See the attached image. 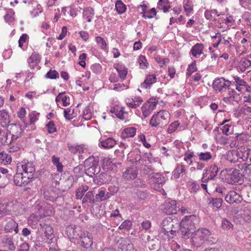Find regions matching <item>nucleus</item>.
<instances>
[{"instance_id": "nucleus-1", "label": "nucleus", "mask_w": 251, "mask_h": 251, "mask_svg": "<svg viewBox=\"0 0 251 251\" xmlns=\"http://www.w3.org/2000/svg\"><path fill=\"white\" fill-rule=\"evenodd\" d=\"M191 238V243L193 249L205 247L210 244L209 236L211 232L205 228H199L195 231Z\"/></svg>"}, {"instance_id": "nucleus-2", "label": "nucleus", "mask_w": 251, "mask_h": 251, "mask_svg": "<svg viewBox=\"0 0 251 251\" xmlns=\"http://www.w3.org/2000/svg\"><path fill=\"white\" fill-rule=\"evenodd\" d=\"M197 221L196 216L194 215L186 216L179 223L180 231L182 236L189 238L195 231V222Z\"/></svg>"}, {"instance_id": "nucleus-3", "label": "nucleus", "mask_w": 251, "mask_h": 251, "mask_svg": "<svg viewBox=\"0 0 251 251\" xmlns=\"http://www.w3.org/2000/svg\"><path fill=\"white\" fill-rule=\"evenodd\" d=\"M161 226L160 233L166 235L167 238L170 240L175 235L176 230L179 226V222L176 218L168 217L162 221Z\"/></svg>"}, {"instance_id": "nucleus-4", "label": "nucleus", "mask_w": 251, "mask_h": 251, "mask_svg": "<svg viewBox=\"0 0 251 251\" xmlns=\"http://www.w3.org/2000/svg\"><path fill=\"white\" fill-rule=\"evenodd\" d=\"M226 172L225 179L227 183L232 184H241L244 179L239 170L235 168H226L222 172Z\"/></svg>"}, {"instance_id": "nucleus-5", "label": "nucleus", "mask_w": 251, "mask_h": 251, "mask_svg": "<svg viewBox=\"0 0 251 251\" xmlns=\"http://www.w3.org/2000/svg\"><path fill=\"white\" fill-rule=\"evenodd\" d=\"M85 174L90 177H93L99 174L100 171L98 162L94 159L93 156L89 157L85 160Z\"/></svg>"}, {"instance_id": "nucleus-6", "label": "nucleus", "mask_w": 251, "mask_h": 251, "mask_svg": "<svg viewBox=\"0 0 251 251\" xmlns=\"http://www.w3.org/2000/svg\"><path fill=\"white\" fill-rule=\"evenodd\" d=\"M119 251H136L129 238L121 237L116 242Z\"/></svg>"}, {"instance_id": "nucleus-7", "label": "nucleus", "mask_w": 251, "mask_h": 251, "mask_svg": "<svg viewBox=\"0 0 251 251\" xmlns=\"http://www.w3.org/2000/svg\"><path fill=\"white\" fill-rule=\"evenodd\" d=\"M3 223L4 224V230L6 233H12L13 231L15 234L18 233V224L11 218H5Z\"/></svg>"}, {"instance_id": "nucleus-8", "label": "nucleus", "mask_w": 251, "mask_h": 251, "mask_svg": "<svg viewBox=\"0 0 251 251\" xmlns=\"http://www.w3.org/2000/svg\"><path fill=\"white\" fill-rule=\"evenodd\" d=\"M218 168L215 165H211L209 169L204 170L201 178V181L206 183L208 180H213L217 175Z\"/></svg>"}, {"instance_id": "nucleus-9", "label": "nucleus", "mask_w": 251, "mask_h": 251, "mask_svg": "<svg viewBox=\"0 0 251 251\" xmlns=\"http://www.w3.org/2000/svg\"><path fill=\"white\" fill-rule=\"evenodd\" d=\"M230 84L231 82L224 77L217 78L213 81V88L217 91L221 92L227 88L229 89Z\"/></svg>"}, {"instance_id": "nucleus-10", "label": "nucleus", "mask_w": 251, "mask_h": 251, "mask_svg": "<svg viewBox=\"0 0 251 251\" xmlns=\"http://www.w3.org/2000/svg\"><path fill=\"white\" fill-rule=\"evenodd\" d=\"M18 171H22L26 176L29 177H33L34 174L35 172L34 166L30 162H27L25 164H21L17 166Z\"/></svg>"}, {"instance_id": "nucleus-11", "label": "nucleus", "mask_w": 251, "mask_h": 251, "mask_svg": "<svg viewBox=\"0 0 251 251\" xmlns=\"http://www.w3.org/2000/svg\"><path fill=\"white\" fill-rule=\"evenodd\" d=\"M225 199L227 202L230 204L233 203H239L243 200L242 197L234 191L228 192L226 195Z\"/></svg>"}, {"instance_id": "nucleus-12", "label": "nucleus", "mask_w": 251, "mask_h": 251, "mask_svg": "<svg viewBox=\"0 0 251 251\" xmlns=\"http://www.w3.org/2000/svg\"><path fill=\"white\" fill-rule=\"evenodd\" d=\"M43 195L45 199L53 202L59 197L58 190L54 188L46 189L44 190Z\"/></svg>"}, {"instance_id": "nucleus-13", "label": "nucleus", "mask_w": 251, "mask_h": 251, "mask_svg": "<svg viewBox=\"0 0 251 251\" xmlns=\"http://www.w3.org/2000/svg\"><path fill=\"white\" fill-rule=\"evenodd\" d=\"M177 208L176 201H170L165 204L163 213L167 215L176 214L177 211Z\"/></svg>"}, {"instance_id": "nucleus-14", "label": "nucleus", "mask_w": 251, "mask_h": 251, "mask_svg": "<svg viewBox=\"0 0 251 251\" xmlns=\"http://www.w3.org/2000/svg\"><path fill=\"white\" fill-rule=\"evenodd\" d=\"M1 243L3 248L8 249L10 251H13L16 249V247L13 241L12 235H5L1 240Z\"/></svg>"}, {"instance_id": "nucleus-15", "label": "nucleus", "mask_w": 251, "mask_h": 251, "mask_svg": "<svg viewBox=\"0 0 251 251\" xmlns=\"http://www.w3.org/2000/svg\"><path fill=\"white\" fill-rule=\"evenodd\" d=\"M138 174V171L136 168H128L123 173V177L127 180L134 179Z\"/></svg>"}, {"instance_id": "nucleus-16", "label": "nucleus", "mask_w": 251, "mask_h": 251, "mask_svg": "<svg viewBox=\"0 0 251 251\" xmlns=\"http://www.w3.org/2000/svg\"><path fill=\"white\" fill-rule=\"evenodd\" d=\"M157 114H154L151 119L149 124L152 127L162 128L165 126V121H162Z\"/></svg>"}, {"instance_id": "nucleus-17", "label": "nucleus", "mask_w": 251, "mask_h": 251, "mask_svg": "<svg viewBox=\"0 0 251 251\" xmlns=\"http://www.w3.org/2000/svg\"><path fill=\"white\" fill-rule=\"evenodd\" d=\"M114 114L120 120H125L126 122L128 121L129 114L124 110V107L118 105Z\"/></svg>"}, {"instance_id": "nucleus-18", "label": "nucleus", "mask_w": 251, "mask_h": 251, "mask_svg": "<svg viewBox=\"0 0 251 251\" xmlns=\"http://www.w3.org/2000/svg\"><path fill=\"white\" fill-rule=\"evenodd\" d=\"M204 46L201 43H197L193 46L190 50L191 53L194 57L197 58L198 56L203 53Z\"/></svg>"}, {"instance_id": "nucleus-19", "label": "nucleus", "mask_w": 251, "mask_h": 251, "mask_svg": "<svg viewBox=\"0 0 251 251\" xmlns=\"http://www.w3.org/2000/svg\"><path fill=\"white\" fill-rule=\"evenodd\" d=\"M92 237L90 234L87 233V236L84 234L83 237H81V246L86 249L91 248L93 245Z\"/></svg>"}, {"instance_id": "nucleus-20", "label": "nucleus", "mask_w": 251, "mask_h": 251, "mask_svg": "<svg viewBox=\"0 0 251 251\" xmlns=\"http://www.w3.org/2000/svg\"><path fill=\"white\" fill-rule=\"evenodd\" d=\"M150 182L152 183L162 184L165 182V177L159 173L153 174L149 178Z\"/></svg>"}, {"instance_id": "nucleus-21", "label": "nucleus", "mask_w": 251, "mask_h": 251, "mask_svg": "<svg viewBox=\"0 0 251 251\" xmlns=\"http://www.w3.org/2000/svg\"><path fill=\"white\" fill-rule=\"evenodd\" d=\"M157 80L155 75H150L147 76L144 81L141 84L140 87L142 88L147 89L148 86L155 83Z\"/></svg>"}, {"instance_id": "nucleus-22", "label": "nucleus", "mask_w": 251, "mask_h": 251, "mask_svg": "<svg viewBox=\"0 0 251 251\" xmlns=\"http://www.w3.org/2000/svg\"><path fill=\"white\" fill-rule=\"evenodd\" d=\"M238 160L241 159L243 161H247L250 157V152L251 151L249 149H246L245 148L238 149L237 150Z\"/></svg>"}, {"instance_id": "nucleus-23", "label": "nucleus", "mask_w": 251, "mask_h": 251, "mask_svg": "<svg viewBox=\"0 0 251 251\" xmlns=\"http://www.w3.org/2000/svg\"><path fill=\"white\" fill-rule=\"evenodd\" d=\"M110 195L109 193H105L104 190L100 191L95 196V203L107 200L109 198Z\"/></svg>"}, {"instance_id": "nucleus-24", "label": "nucleus", "mask_w": 251, "mask_h": 251, "mask_svg": "<svg viewBox=\"0 0 251 251\" xmlns=\"http://www.w3.org/2000/svg\"><path fill=\"white\" fill-rule=\"evenodd\" d=\"M136 131V129L134 127L126 128L122 132L121 136L123 139L132 137L135 135Z\"/></svg>"}, {"instance_id": "nucleus-25", "label": "nucleus", "mask_w": 251, "mask_h": 251, "mask_svg": "<svg viewBox=\"0 0 251 251\" xmlns=\"http://www.w3.org/2000/svg\"><path fill=\"white\" fill-rule=\"evenodd\" d=\"M226 159L231 163H236L238 160L237 150H232L228 151L226 155Z\"/></svg>"}, {"instance_id": "nucleus-26", "label": "nucleus", "mask_w": 251, "mask_h": 251, "mask_svg": "<svg viewBox=\"0 0 251 251\" xmlns=\"http://www.w3.org/2000/svg\"><path fill=\"white\" fill-rule=\"evenodd\" d=\"M140 170L142 174L144 175H149V178L151 175L154 173L155 171V169L151 166L144 164H142L140 167Z\"/></svg>"}, {"instance_id": "nucleus-27", "label": "nucleus", "mask_w": 251, "mask_h": 251, "mask_svg": "<svg viewBox=\"0 0 251 251\" xmlns=\"http://www.w3.org/2000/svg\"><path fill=\"white\" fill-rule=\"evenodd\" d=\"M75 227L74 225H69L66 228V234L70 238L75 239L78 234L77 233Z\"/></svg>"}, {"instance_id": "nucleus-28", "label": "nucleus", "mask_w": 251, "mask_h": 251, "mask_svg": "<svg viewBox=\"0 0 251 251\" xmlns=\"http://www.w3.org/2000/svg\"><path fill=\"white\" fill-rule=\"evenodd\" d=\"M82 203H89L91 204L95 203V197L93 191L87 192L82 199Z\"/></svg>"}, {"instance_id": "nucleus-29", "label": "nucleus", "mask_w": 251, "mask_h": 251, "mask_svg": "<svg viewBox=\"0 0 251 251\" xmlns=\"http://www.w3.org/2000/svg\"><path fill=\"white\" fill-rule=\"evenodd\" d=\"M1 126L8 127L9 125V116L5 110H1Z\"/></svg>"}, {"instance_id": "nucleus-30", "label": "nucleus", "mask_w": 251, "mask_h": 251, "mask_svg": "<svg viewBox=\"0 0 251 251\" xmlns=\"http://www.w3.org/2000/svg\"><path fill=\"white\" fill-rule=\"evenodd\" d=\"M94 15V11L93 8L87 7L85 8L83 10V16L84 18H86L88 23L91 22V18Z\"/></svg>"}, {"instance_id": "nucleus-31", "label": "nucleus", "mask_w": 251, "mask_h": 251, "mask_svg": "<svg viewBox=\"0 0 251 251\" xmlns=\"http://www.w3.org/2000/svg\"><path fill=\"white\" fill-rule=\"evenodd\" d=\"M88 186L82 185L79 187L75 191V198L77 200L82 199L84 193L88 190Z\"/></svg>"}, {"instance_id": "nucleus-32", "label": "nucleus", "mask_w": 251, "mask_h": 251, "mask_svg": "<svg viewBox=\"0 0 251 251\" xmlns=\"http://www.w3.org/2000/svg\"><path fill=\"white\" fill-rule=\"evenodd\" d=\"M116 141L112 138L109 137L105 140L100 142L101 146L105 149H110L114 146Z\"/></svg>"}, {"instance_id": "nucleus-33", "label": "nucleus", "mask_w": 251, "mask_h": 251, "mask_svg": "<svg viewBox=\"0 0 251 251\" xmlns=\"http://www.w3.org/2000/svg\"><path fill=\"white\" fill-rule=\"evenodd\" d=\"M160 241L158 239L156 238H153L151 239L149 243H148V246L150 250H156L159 248Z\"/></svg>"}, {"instance_id": "nucleus-34", "label": "nucleus", "mask_w": 251, "mask_h": 251, "mask_svg": "<svg viewBox=\"0 0 251 251\" xmlns=\"http://www.w3.org/2000/svg\"><path fill=\"white\" fill-rule=\"evenodd\" d=\"M127 158L132 163H139L142 159V157L140 154L132 152L128 154Z\"/></svg>"}, {"instance_id": "nucleus-35", "label": "nucleus", "mask_w": 251, "mask_h": 251, "mask_svg": "<svg viewBox=\"0 0 251 251\" xmlns=\"http://www.w3.org/2000/svg\"><path fill=\"white\" fill-rule=\"evenodd\" d=\"M115 9L118 14H123L126 11V7L121 0H118L115 3Z\"/></svg>"}, {"instance_id": "nucleus-36", "label": "nucleus", "mask_w": 251, "mask_h": 251, "mask_svg": "<svg viewBox=\"0 0 251 251\" xmlns=\"http://www.w3.org/2000/svg\"><path fill=\"white\" fill-rule=\"evenodd\" d=\"M208 200L209 203H212L214 207L220 208L222 205L223 201V199L221 198H210Z\"/></svg>"}, {"instance_id": "nucleus-37", "label": "nucleus", "mask_w": 251, "mask_h": 251, "mask_svg": "<svg viewBox=\"0 0 251 251\" xmlns=\"http://www.w3.org/2000/svg\"><path fill=\"white\" fill-rule=\"evenodd\" d=\"M116 69L119 74V75L120 78H121L122 80L125 79L127 73V68H126L125 66L120 65L116 67Z\"/></svg>"}, {"instance_id": "nucleus-38", "label": "nucleus", "mask_w": 251, "mask_h": 251, "mask_svg": "<svg viewBox=\"0 0 251 251\" xmlns=\"http://www.w3.org/2000/svg\"><path fill=\"white\" fill-rule=\"evenodd\" d=\"M23 172L22 171H18L17 168V171L16 175L14 176V181L17 186H22L23 183Z\"/></svg>"}, {"instance_id": "nucleus-39", "label": "nucleus", "mask_w": 251, "mask_h": 251, "mask_svg": "<svg viewBox=\"0 0 251 251\" xmlns=\"http://www.w3.org/2000/svg\"><path fill=\"white\" fill-rule=\"evenodd\" d=\"M197 155L200 161H208L212 157L210 152L208 151L198 152Z\"/></svg>"}, {"instance_id": "nucleus-40", "label": "nucleus", "mask_w": 251, "mask_h": 251, "mask_svg": "<svg viewBox=\"0 0 251 251\" xmlns=\"http://www.w3.org/2000/svg\"><path fill=\"white\" fill-rule=\"evenodd\" d=\"M214 14L217 15V16L220 15L218 14V12L217 10H216V9H214V10H206L205 11V13H204L205 17L206 19L209 20H212V19H213V21H216L217 20L216 19L214 18V16H213Z\"/></svg>"}, {"instance_id": "nucleus-41", "label": "nucleus", "mask_w": 251, "mask_h": 251, "mask_svg": "<svg viewBox=\"0 0 251 251\" xmlns=\"http://www.w3.org/2000/svg\"><path fill=\"white\" fill-rule=\"evenodd\" d=\"M185 172L184 166L183 165H178L174 171V176L175 178H178L180 177V175Z\"/></svg>"}, {"instance_id": "nucleus-42", "label": "nucleus", "mask_w": 251, "mask_h": 251, "mask_svg": "<svg viewBox=\"0 0 251 251\" xmlns=\"http://www.w3.org/2000/svg\"><path fill=\"white\" fill-rule=\"evenodd\" d=\"M239 64L242 67V71H245L246 69L251 66V60L246 58H243L239 62Z\"/></svg>"}, {"instance_id": "nucleus-43", "label": "nucleus", "mask_w": 251, "mask_h": 251, "mask_svg": "<svg viewBox=\"0 0 251 251\" xmlns=\"http://www.w3.org/2000/svg\"><path fill=\"white\" fill-rule=\"evenodd\" d=\"M157 115L160 118L161 120H163L162 121H165V125H167L168 122L167 119L169 117V113L168 111L161 110L159 112H157Z\"/></svg>"}, {"instance_id": "nucleus-44", "label": "nucleus", "mask_w": 251, "mask_h": 251, "mask_svg": "<svg viewBox=\"0 0 251 251\" xmlns=\"http://www.w3.org/2000/svg\"><path fill=\"white\" fill-rule=\"evenodd\" d=\"M233 225L227 219L224 218L222 221V227L224 230H229L233 228Z\"/></svg>"}, {"instance_id": "nucleus-45", "label": "nucleus", "mask_w": 251, "mask_h": 251, "mask_svg": "<svg viewBox=\"0 0 251 251\" xmlns=\"http://www.w3.org/2000/svg\"><path fill=\"white\" fill-rule=\"evenodd\" d=\"M12 178V176L11 174H8L5 176H1V179L2 183H1V188L5 187L10 181Z\"/></svg>"}, {"instance_id": "nucleus-46", "label": "nucleus", "mask_w": 251, "mask_h": 251, "mask_svg": "<svg viewBox=\"0 0 251 251\" xmlns=\"http://www.w3.org/2000/svg\"><path fill=\"white\" fill-rule=\"evenodd\" d=\"M11 162V157L10 155L1 152V164L4 163V165L10 164Z\"/></svg>"}, {"instance_id": "nucleus-47", "label": "nucleus", "mask_w": 251, "mask_h": 251, "mask_svg": "<svg viewBox=\"0 0 251 251\" xmlns=\"http://www.w3.org/2000/svg\"><path fill=\"white\" fill-rule=\"evenodd\" d=\"M96 41L102 50H106L107 45L103 38L100 36H97L96 37Z\"/></svg>"}, {"instance_id": "nucleus-48", "label": "nucleus", "mask_w": 251, "mask_h": 251, "mask_svg": "<svg viewBox=\"0 0 251 251\" xmlns=\"http://www.w3.org/2000/svg\"><path fill=\"white\" fill-rule=\"evenodd\" d=\"M157 102L158 100L155 99L151 98L145 103L148 104L147 105V108H149L150 109V110L153 111L156 107Z\"/></svg>"}, {"instance_id": "nucleus-49", "label": "nucleus", "mask_w": 251, "mask_h": 251, "mask_svg": "<svg viewBox=\"0 0 251 251\" xmlns=\"http://www.w3.org/2000/svg\"><path fill=\"white\" fill-rule=\"evenodd\" d=\"M99 177L100 180L99 181V182H98V184L101 185L104 183H106L107 182L109 178H107V177H109V175H108L107 173L105 172H101L100 174Z\"/></svg>"}, {"instance_id": "nucleus-50", "label": "nucleus", "mask_w": 251, "mask_h": 251, "mask_svg": "<svg viewBox=\"0 0 251 251\" xmlns=\"http://www.w3.org/2000/svg\"><path fill=\"white\" fill-rule=\"evenodd\" d=\"M46 77L50 79H56L59 78V74L56 70H50L46 75Z\"/></svg>"}, {"instance_id": "nucleus-51", "label": "nucleus", "mask_w": 251, "mask_h": 251, "mask_svg": "<svg viewBox=\"0 0 251 251\" xmlns=\"http://www.w3.org/2000/svg\"><path fill=\"white\" fill-rule=\"evenodd\" d=\"M74 111V109L71 110L69 108L64 109V116L66 120H71L73 119V117L72 116Z\"/></svg>"}, {"instance_id": "nucleus-52", "label": "nucleus", "mask_w": 251, "mask_h": 251, "mask_svg": "<svg viewBox=\"0 0 251 251\" xmlns=\"http://www.w3.org/2000/svg\"><path fill=\"white\" fill-rule=\"evenodd\" d=\"M46 127L49 133H53L56 131V128L53 121H50L47 125Z\"/></svg>"}, {"instance_id": "nucleus-53", "label": "nucleus", "mask_w": 251, "mask_h": 251, "mask_svg": "<svg viewBox=\"0 0 251 251\" xmlns=\"http://www.w3.org/2000/svg\"><path fill=\"white\" fill-rule=\"evenodd\" d=\"M113 165L116 166V165L112 162L110 159L104 158L102 159V166L103 169H108L109 166H112Z\"/></svg>"}, {"instance_id": "nucleus-54", "label": "nucleus", "mask_w": 251, "mask_h": 251, "mask_svg": "<svg viewBox=\"0 0 251 251\" xmlns=\"http://www.w3.org/2000/svg\"><path fill=\"white\" fill-rule=\"evenodd\" d=\"M138 62L139 63L140 67L142 69H145L147 68L148 63L147 62V60L145 56L143 55H140L139 58Z\"/></svg>"}, {"instance_id": "nucleus-55", "label": "nucleus", "mask_w": 251, "mask_h": 251, "mask_svg": "<svg viewBox=\"0 0 251 251\" xmlns=\"http://www.w3.org/2000/svg\"><path fill=\"white\" fill-rule=\"evenodd\" d=\"M14 14L12 9H9L6 12V14L4 16L6 22H11L13 20V15Z\"/></svg>"}, {"instance_id": "nucleus-56", "label": "nucleus", "mask_w": 251, "mask_h": 251, "mask_svg": "<svg viewBox=\"0 0 251 251\" xmlns=\"http://www.w3.org/2000/svg\"><path fill=\"white\" fill-rule=\"evenodd\" d=\"M155 61L159 64L161 67H163L166 64L169 63V59L168 58H162L160 56H157L155 58Z\"/></svg>"}, {"instance_id": "nucleus-57", "label": "nucleus", "mask_w": 251, "mask_h": 251, "mask_svg": "<svg viewBox=\"0 0 251 251\" xmlns=\"http://www.w3.org/2000/svg\"><path fill=\"white\" fill-rule=\"evenodd\" d=\"M197 70V68L196 67V61H194L192 63L189 65L188 68L187 69V75H190L196 71Z\"/></svg>"}, {"instance_id": "nucleus-58", "label": "nucleus", "mask_w": 251, "mask_h": 251, "mask_svg": "<svg viewBox=\"0 0 251 251\" xmlns=\"http://www.w3.org/2000/svg\"><path fill=\"white\" fill-rule=\"evenodd\" d=\"M148 104V103H144L141 108L144 118H146L149 116L152 111V110H150V109L149 108H147V105Z\"/></svg>"}, {"instance_id": "nucleus-59", "label": "nucleus", "mask_w": 251, "mask_h": 251, "mask_svg": "<svg viewBox=\"0 0 251 251\" xmlns=\"http://www.w3.org/2000/svg\"><path fill=\"white\" fill-rule=\"evenodd\" d=\"M162 1L163 0H159L157 3V8L159 9L163 10L164 13H166L168 11L169 9L171 8V6L169 4L163 5Z\"/></svg>"}, {"instance_id": "nucleus-60", "label": "nucleus", "mask_w": 251, "mask_h": 251, "mask_svg": "<svg viewBox=\"0 0 251 251\" xmlns=\"http://www.w3.org/2000/svg\"><path fill=\"white\" fill-rule=\"evenodd\" d=\"M83 118L86 120H89L91 118V113L89 106L85 108L83 111Z\"/></svg>"}, {"instance_id": "nucleus-61", "label": "nucleus", "mask_w": 251, "mask_h": 251, "mask_svg": "<svg viewBox=\"0 0 251 251\" xmlns=\"http://www.w3.org/2000/svg\"><path fill=\"white\" fill-rule=\"evenodd\" d=\"M23 183H22V186H25L26 184H27L28 183L32 181V180L34 179V177H29L28 176H26L25 175V174L23 173Z\"/></svg>"}, {"instance_id": "nucleus-62", "label": "nucleus", "mask_w": 251, "mask_h": 251, "mask_svg": "<svg viewBox=\"0 0 251 251\" xmlns=\"http://www.w3.org/2000/svg\"><path fill=\"white\" fill-rule=\"evenodd\" d=\"M179 125L180 124L178 121H175L174 122L172 123L168 128V132L169 133H172L174 132L179 126Z\"/></svg>"}, {"instance_id": "nucleus-63", "label": "nucleus", "mask_w": 251, "mask_h": 251, "mask_svg": "<svg viewBox=\"0 0 251 251\" xmlns=\"http://www.w3.org/2000/svg\"><path fill=\"white\" fill-rule=\"evenodd\" d=\"M91 70L96 74H100L101 71V66L99 64H94L91 66Z\"/></svg>"}, {"instance_id": "nucleus-64", "label": "nucleus", "mask_w": 251, "mask_h": 251, "mask_svg": "<svg viewBox=\"0 0 251 251\" xmlns=\"http://www.w3.org/2000/svg\"><path fill=\"white\" fill-rule=\"evenodd\" d=\"M251 175V164H248L242 172L243 176L249 177Z\"/></svg>"}]
</instances>
